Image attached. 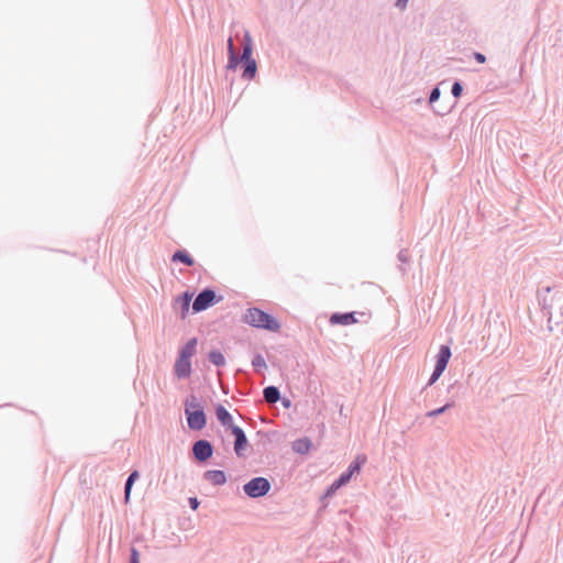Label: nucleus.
Here are the masks:
<instances>
[{"instance_id":"f257e3e1","label":"nucleus","mask_w":563,"mask_h":563,"mask_svg":"<svg viewBox=\"0 0 563 563\" xmlns=\"http://www.w3.org/2000/svg\"><path fill=\"white\" fill-rule=\"evenodd\" d=\"M185 415L188 427L191 430H201L207 424V417L196 396H190L185 401Z\"/></svg>"},{"instance_id":"f03ea898","label":"nucleus","mask_w":563,"mask_h":563,"mask_svg":"<svg viewBox=\"0 0 563 563\" xmlns=\"http://www.w3.org/2000/svg\"><path fill=\"white\" fill-rule=\"evenodd\" d=\"M245 322L252 327L263 328L274 332L280 329V324L274 317L257 308L247 310L245 313Z\"/></svg>"},{"instance_id":"7ed1b4c3","label":"nucleus","mask_w":563,"mask_h":563,"mask_svg":"<svg viewBox=\"0 0 563 563\" xmlns=\"http://www.w3.org/2000/svg\"><path fill=\"white\" fill-rule=\"evenodd\" d=\"M271 488L269 482L264 477H255L244 485V492L252 498L264 496Z\"/></svg>"},{"instance_id":"20e7f679","label":"nucleus","mask_w":563,"mask_h":563,"mask_svg":"<svg viewBox=\"0 0 563 563\" xmlns=\"http://www.w3.org/2000/svg\"><path fill=\"white\" fill-rule=\"evenodd\" d=\"M450 357H451V350L449 346L446 345H442L440 347V351H439V354H438V358H437V364H435V368H434V372L430 378V382H429V385H432L434 384L439 377L442 375V373L444 372L449 361H450Z\"/></svg>"},{"instance_id":"39448f33","label":"nucleus","mask_w":563,"mask_h":563,"mask_svg":"<svg viewBox=\"0 0 563 563\" xmlns=\"http://www.w3.org/2000/svg\"><path fill=\"white\" fill-rule=\"evenodd\" d=\"M216 302V294L213 290L206 289L200 292L192 303V310L200 312L211 307Z\"/></svg>"},{"instance_id":"423d86ee","label":"nucleus","mask_w":563,"mask_h":563,"mask_svg":"<svg viewBox=\"0 0 563 563\" xmlns=\"http://www.w3.org/2000/svg\"><path fill=\"white\" fill-rule=\"evenodd\" d=\"M192 452L198 461H207L212 455V446L207 440H199L194 444Z\"/></svg>"},{"instance_id":"0eeeda50","label":"nucleus","mask_w":563,"mask_h":563,"mask_svg":"<svg viewBox=\"0 0 563 563\" xmlns=\"http://www.w3.org/2000/svg\"><path fill=\"white\" fill-rule=\"evenodd\" d=\"M175 375L178 378H186L191 374V363L188 358L177 357L174 366Z\"/></svg>"},{"instance_id":"6e6552de","label":"nucleus","mask_w":563,"mask_h":563,"mask_svg":"<svg viewBox=\"0 0 563 563\" xmlns=\"http://www.w3.org/2000/svg\"><path fill=\"white\" fill-rule=\"evenodd\" d=\"M216 416L223 427L230 428L231 430L235 427L232 416L222 405L216 407Z\"/></svg>"},{"instance_id":"1a4fd4ad","label":"nucleus","mask_w":563,"mask_h":563,"mask_svg":"<svg viewBox=\"0 0 563 563\" xmlns=\"http://www.w3.org/2000/svg\"><path fill=\"white\" fill-rule=\"evenodd\" d=\"M355 322H356V319H355L353 312H350V313H333L330 317V323L333 324V325H335V324L349 325V324H353Z\"/></svg>"},{"instance_id":"9d476101","label":"nucleus","mask_w":563,"mask_h":563,"mask_svg":"<svg viewBox=\"0 0 563 563\" xmlns=\"http://www.w3.org/2000/svg\"><path fill=\"white\" fill-rule=\"evenodd\" d=\"M232 434L235 437L234 451L238 455L241 454V451L245 448L247 440L243 432V430L239 427H234L232 430Z\"/></svg>"},{"instance_id":"9b49d317","label":"nucleus","mask_w":563,"mask_h":563,"mask_svg":"<svg viewBox=\"0 0 563 563\" xmlns=\"http://www.w3.org/2000/svg\"><path fill=\"white\" fill-rule=\"evenodd\" d=\"M205 477L212 485H223L227 481L225 474L218 470L206 472Z\"/></svg>"},{"instance_id":"f8f14e48","label":"nucleus","mask_w":563,"mask_h":563,"mask_svg":"<svg viewBox=\"0 0 563 563\" xmlns=\"http://www.w3.org/2000/svg\"><path fill=\"white\" fill-rule=\"evenodd\" d=\"M198 340L196 338L190 339L179 351V357L190 360L196 353Z\"/></svg>"},{"instance_id":"ddd939ff","label":"nucleus","mask_w":563,"mask_h":563,"mask_svg":"<svg viewBox=\"0 0 563 563\" xmlns=\"http://www.w3.org/2000/svg\"><path fill=\"white\" fill-rule=\"evenodd\" d=\"M252 52H253V42H252L251 35L249 33H245L244 42H243V53H242L241 59L245 63L249 60H254V58L252 57Z\"/></svg>"},{"instance_id":"4468645a","label":"nucleus","mask_w":563,"mask_h":563,"mask_svg":"<svg viewBox=\"0 0 563 563\" xmlns=\"http://www.w3.org/2000/svg\"><path fill=\"white\" fill-rule=\"evenodd\" d=\"M310 448H311V442L307 438L298 439L292 442V450L300 454L308 453Z\"/></svg>"},{"instance_id":"2eb2a0df","label":"nucleus","mask_w":563,"mask_h":563,"mask_svg":"<svg viewBox=\"0 0 563 563\" xmlns=\"http://www.w3.org/2000/svg\"><path fill=\"white\" fill-rule=\"evenodd\" d=\"M264 399L268 404H275L279 399V391L276 387L269 386L264 389Z\"/></svg>"},{"instance_id":"dca6fc26","label":"nucleus","mask_w":563,"mask_h":563,"mask_svg":"<svg viewBox=\"0 0 563 563\" xmlns=\"http://www.w3.org/2000/svg\"><path fill=\"white\" fill-rule=\"evenodd\" d=\"M256 70H257V65H256V60H249L245 63V69L243 71V78L245 79H253L256 75Z\"/></svg>"},{"instance_id":"f3484780","label":"nucleus","mask_w":563,"mask_h":563,"mask_svg":"<svg viewBox=\"0 0 563 563\" xmlns=\"http://www.w3.org/2000/svg\"><path fill=\"white\" fill-rule=\"evenodd\" d=\"M173 261L174 262H181L188 266H192L194 265V260L190 257V255L184 251H177L174 253L173 255Z\"/></svg>"},{"instance_id":"a211bd4d","label":"nucleus","mask_w":563,"mask_h":563,"mask_svg":"<svg viewBox=\"0 0 563 563\" xmlns=\"http://www.w3.org/2000/svg\"><path fill=\"white\" fill-rule=\"evenodd\" d=\"M139 477V472L137 471H133L126 483H125V492H124V500L125 503H129L130 500V494H131V489H132V486L134 484V482L136 481V478Z\"/></svg>"},{"instance_id":"6ab92c4d","label":"nucleus","mask_w":563,"mask_h":563,"mask_svg":"<svg viewBox=\"0 0 563 563\" xmlns=\"http://www.w3.org/2000/svg\"><path fill=\"white\" fill-rule=\"evenodd\" d=\"M192 299V295L189 292H185L181 297L178 298V301L181 303V317L185 318L189 311L190 301Z\"/></svg>"},{"instance_id":"aec40b11","label":"nucleus","mask_w":563,"mask_h":563,"mask_svg":"<svg viewBox=\"0 0 563 563\" xmlns=\"http://www.w3.org/2000/svg\"><path fill=\"white\" fill-rule=\"evenodd\" d=\"M366 460L367 459L364 454L357 455L355 457L354 462L350 465V467L347 470L350 472V474L353 475L355 472H358L361 470L362 465L365 464Z\"/></svg>"},{"instance_id":"412c9836","label":"nucleus","mask_w":563,"mask_h":563,"mask_svg":"<svg viewBox=\"0 0 563 563\" xmlns=\"http://www.w3.org/2000/svg\"><path fill=\"white\" fill-rule=\"evenodd\" d=\"M209 360L217 366H222L225 364V358L219 351H211L209 353Z\"/></svg>"},{"instance_id":"4be33fe9","label":"nucleus","mask_w":563,"mask_h":563,"mask_svg":"<svg viewBox=\"0 0 563 563\" xmlns=\"http://www.w3.org/2000/svg\"><path fill=\"white\" fill-rule=\"evenodd\" d=\"M252 364L254 367L256 368H265L266 367V362H265V358L262 356V355H256L253 361H252Z\"/></svg>"},{"instance_id":"5701e85b","label":"nucleus","mask_w":563,"mask_h":563,"mask_svg":"<svg viewBox=\"0 0 563 563\" xmlns=\"http://www.w3.org/2000/svg\"><path fill=\"white\" fill-rule=\"evenodd\" d=\"M351 477H352V474H350V472L347 471V472L343 473V474H342V475L336 479V481H338V484L343 486L344 484H346V483H349V482H350Z\"/></svg>"},{"instance_id":"b1692460","label":"nucleus","mask_w":563,"mask_h":563,"mask_svg":"<svg viewBox=\"0 0 563 563\" xmlns=\"http://www.w3.org/2000/svg\"><path fill=\"white\" fill-rule=\"evenodd\" d=\"M449 407H450V405H445L439 409L432 410V411L428 412V416L429 417L438 416V415L444 412Z\"/></svg>"},{"instance_id":"393cba45","label":"nucleus","mask_w":563,"mask_h":563,"mask_svg":"<svg viewBox=\"0 0 563 563\" xmlns=\"http://www.w3.org/2000/svg\"><path fill=\"white\" fill-rule=\"evenodd\" d=\"M342 485L338 484V481H335L327 490V496H331L334 494Z\"/></svg>"},{"instance_id":"a878e982","label":"nucleus","mask_w":563,"mask_h":563,"mask_svg":"<svg viewBox=\"0 0 563 563\" xmlns=\"http://www.w3.org/2000/svg\"><path fill=\"white\" fill-rule=\"evenodd\" d=\"M462 92V86L459 82H455L452 87V93L454 97H460Z\"/></svg>"},{"instance_id":"bb28decb","label":"nucleus","mask_w":563,"mask_h":563,"mask_svg":"<svg viewBox=\"0 0 563 563\" xmlns=\"http://www.w3.org/2000/svg\"><path fill=\"white\" fill-rule=\"evenodd\" d=\"M238 64V58L235 56V53H232V55H229V68H234Z\"/></svg>"},{"instance_id":"cd10ccee","label":"nucleus","mask_w":563,"mask_h":563,"mask_svg":"<svg viewBox=\"0 0 563 563\" xmlns=\"http://www.w3.org/2000/svg\"><path fill=\"white\" fill-rule=\"evenodd\" d=\"M131 563H140L139 552L134 548L131 551Z\"/></svg>"},{"instance_id":"c85d7f7f","label":"nucleus","mask_w":563,"mask_h":563,"mask_svg":"<svg viewBox=\"0 0 563 563\" xmlns=\"http://www.w3.org/2000/svg\"><path fill=\"white\" fill-rule=\"evenodd\" d=\"M474 57L481 64H484L486 62V57L482 53H475Z\"/></svg>"},{"instance_id":"c756f323","label":"nucleus","mask_w":563,"mask_h":563,"mask_svg":"<svg viewBox=\"0 0 563 563\" xmlns=\"http://www.w3.org/2000/svg\"><path fill=\"white\" fill-rule=\"evenodd\" d=\"M189 504H190V507H191L194 510H196V509L198 508V506H199V501H198V499H197V498H195V497L189 499Z\"/></svg>"},{"instance_id":"7c9ffc66","label":"nucleus","mask_w":563,"mask_h":563,"mask_svg":"<svg viewBox=\"0 0 563 563\" xmlns=\"http://www.w3.org/2000/svg\"><path fill=\"white\" fill-rule=\"evenodd\" d=\"M439 96H440L439 90H438V89H434V90L431 92V95H430V101H431V102L435 101V100L439 98Z\"/></svg>"},{"instance_id":"2f4dec72","label":"nucleus","mask_w":563,"mask_h":563,"mask_svg":"<svg viewBox=\"0 0 563 563\" xmlns=\"http://www.w3.org/2000/svg\"><path fill=\"white\" fill-rule=\"evenodd\" d=\"M228 49H229V55H232V53H235L234 52L233 40L231 37L228 41Z\"/></svg>"},{"instance_id":"473e14b6","label":"nucleus","mask_w":563,"mask_h":563,"mask_svg":"<svg viewBox=\"0 0 563 563\" xmlns=\"http://www.w3.org/2000/svg\"><path fill=\"white\" fill-rule=\"evenodd\" d=\"M409 0H397V5L401 9L406 8Z\"/></svg>"}]
</instances>
